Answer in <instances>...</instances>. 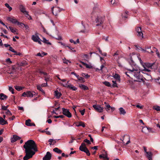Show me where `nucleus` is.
I'll return each instance as SVG.
<instances>
[{"mask_svg": "<svg viewBox=\"0 0 160 160\" xmlns=\"http://www.w3.org/2000/svg\"><path fill=\"white\" fill-rule=\"evenodd\" d=\"M66 47H68V48L70 49L71 50H72L73 52H76V50H73V49H74V48H72L71 47H69L68 46H66L65 47V48Z\"/></svg>", "mask_w": 160, "mask_h": 160, "instance_id": "4d7b16f0", "label": "nucleus"}, {"mask_svg": "<svg viewBox=\"0 0 160 160\" xmlns=\"http://www.w3.org/2000/svg\"><path fill=\"white\" fill-rule=\"evenodd\" d=\"M112 82H113V84L112 86V87L114 88V87H118L116 81H112Z\"/></svg>", "mask_w": 160, "mask_h": 160, "instance_id": "37998d69", "label": "nucleus"}, {"mask_svg": "<svg viewBox=\"0 0 160 160\" xmlns=\"http://www.w3.org/2000/svg\"><path fill=\"white\" fill-rule=\"evenodd\" d=\"M143 149L145 152L146 153V156L148 158V160H150V153L147 151L146 148L145 147H144Z\"/></svg>", "mask_w": 160, "mask_h": 160, "instance_id": "b1692460", "label": "nucleus"}, {"mask_svg": "<svg viewBox=\"0 0 160 160\" xmlns=\"http://www.w3.org/2000/svg\"><path fill=\"white\" fill-rule=\"evenodd\" d=\"M31 122V120L30 119H28L26 121L25 124L26 125L30 126L31 124V123L30 122Z\"/></svg>", "mask_w": 160, "mask_h": 160, "instance_id": "f704fd0d", "label": "nucleus"}, {"mask_svg": "<svg viewBox=\"0 0 160 160\" xmlns=\"http://www.w3.org/2000/svg\"><path fill=\"white\" fill-rule=\"evenodd\" d=\"M121 140L122 142V143L126 145L128 144L130 142V138L128 135H124Z\"/></svg>", "mask_w": 160, "mask_h": 160, "instance_id": "6e6552de", "label": "nucleus"}, {"mask_svg": "<svg viewBox=\"0 0 160 160\" xmlns=\"http://www.w3.org/2000/svg\"><path fill=\"white\" fill-rule=\"evenodd\" d=\"M5 6L9 9V11H10L12 10V8L10 7L9 5L7 3H6L5 4Z\"/></svg>", "mask_w": 160, "mask_h": 160, "instance_id": "58836bf2", "label": "nucleus"}, {"mask_svg": "<svg viewBox=\"0 0 160 160\" xmlns=\"http://www.w3.org/2000/svg\"><path fill=\"white\" fill-rule=\"evenodd\" d=\"M103 83L106 86L108 87H110L111 86V85L110 83L108 82L105 81L103 82Z\"/></svg>", "mask_w": 160, "mask_h": 160, "instance_id": "c03bdc74", "label": "nucleus"}, {"mask_svg": "<svg viewBox=\"0 0 160 160\" xmlns=\"http://www.w3.org/2000/svg\"><path fill=\"white\" fill-rule=\"evenodd\" d=\"M6 62H9L10 63H12V62L9 58H7L6 59Z\"/></svg>", "mask_w": 160, "mask_h": 160, "instance_id": "338daca9", "label": "nucleus"}, {"mask_svg": "<svg viewBox=\"0 0 160 160\" xmlns=\"http://www.w3.org/2000/svg\"><path fill=\"white\" fill-rule=\"evenodd\" d=\"M8 98V96L3 93L0 94V99L1 100L6 99Z\"/></svg>", "mask_w": 160, "mask_h": 160, "instance_id": "a878e982", "label": "nucleus"}, {"mask_svg": "<svg viewBox=\"0 0 160 160\" xmlns=\"http://www.w3.org/2000/svg\"><path fill=\"white\" fill-rule=\"evenodd\" d=\"M17 24L18 25H20L21 27H23V26H24V25H25V24H24V23H22V22H19L18 21V22Z\"/></svg>", "mask_w": 160, "mask_h": 160, "instance_id": "5fc2aeb1", "label": "nucleus"}, {"mask_svg": "<svg viewBox=\"0 0 160 160\" xmlns=\"http://www.w3.org/2000/svg\"><path fill=\"white\" fill-rule=\"evenodd\" d=\"M80 112L81 113V114L82 115H83L84 114V113H85V109H83L82 110H80Z\"/></svg>", "mask_w": 160, "mask_h": 160, "instance_id": "052dcab7", "label": "nucleus"}, {"mask_svg": "<svg viewBox=\"0 0 160 160\" xmlns=\"http://www.w3.org/2000/svg\"><path fill=\"white\" fill-rule=\"evenodd\" d=\"M53 150L54 152L59 154L61 153L62 152V151L61 150L57 148H54Z\"/></svg>", "mask_w": 160, "mask_h": 160, "instance_id": "c756f323", "label": "nucleus"}, {"mask_svg": "<svg viewBox=\"0 0 160 160\" xmlns=\"http://www.w3.org/2000/svg\"><path fill=\"white\" fill-rule=\"evenodd\" d=\"M7 123V121H5L2 118L0 117V124L4 125Z\"/></svg>", "mask_w": 160, "mask_h": 160, "instance_id": "4be33fe9", "label": "nucleus"}, {"mask_svg": "<svg viewBox=\"0 0 160 160\" xmlns=\"http://www.w3.org/2000/svg\"><path fill=\"white\" fill-rule=\"evenodd\" d=\"M84 142L87 143L88 144H91V142L89 140H88L87 139H86L84 140Z\"/></svg>", "mask_w": 160, "mask_h": 160, "instance_id": "6e6d98bb", "label": "nucleus"}, {"mask_svg": "<svg viewBox=\"0 0 160 160\" xmlns=\"http://www.w3.org/2000/svg\"><path fill=\"white\" fill-rule=\"evenodd\" d=\"M48 142H52V145H54L56 143V140L50 139L49 140Z\"/></svg>", "mask_w": 160, "mask_h": 160, "instance_id": "79ce46f5", "label": "nucleus"}, {"mask_svg": "<svg viewBox=\"0 0 160 160\" xmlns=\"http://www.w3.org/2000/svg\"><path fill=\"white\" fill-rule=\"evenodd\" d=\"M7 19L8 21L13 24H17L18 20L14 17H8L7 18Z\"/></svg>", "mask_w": 160, "mask_h": 160, "instance_id": "2eb2a0df", "label": "nucleus"}, {"mask_svg": "<svg viewBox=\"0 0 160 160\" xmlns=\"http://www.w3.org/2000/svg\"><path fill=\"white\" fill-rule=\"evenodd\" d=\"M110 1L112 4L114 5L116 4V3H115V0H110Z\"/></svg>", "mask_w": 160, "mask_h": 160, "instance_id": "13d9d810", "label": "nucleus"}, {"mask_svg": "<svg viewBox=\"0 0 160 160\" xmlns=\"http://www.w3.org/2000/svg\"><path fill=\"white\" fill-rule=\"evenodd\" d=\"M135 46L136 47V50H138V51H142L143 52H149V51H148L147 50V49H149V48L148 47L147 48H145V49H142V48H141L139 47H138V46L137 45H135Z\"/></svg>", "mask_w": 160, "mask_h": 160, "instance_id": "aec40b11", "label": "nucleus"}, {"mask_svg": "<svg viewBox=\"0 0 160 160\" xmlns=\"http://www.w3.org/2000/svg\"><path fill=\"white\" fill-rule=\"evenodd\" d=\"M62 9H61L59 7H53L52 8V13L55 16H58L59 13L62 10Z\"/></svg>", "mask_w": 160, "mask_h": 160, "instance_id": "0eeeda50", "label": "nucleus"}, {"mask_svg": "<svg viewBox=\"0 0 160 160\" xmlns=\"http://www.w3.org/2000/svg\"><path fill=\"white\" fill-rule=\"evenodd\" d=\"M99 158H103L104 159L106 158L107 160H109V158L107 157V154L102 155H100L99 156Z\"/></svg>", "mask_w": 160, "mask_h": 160, "instance_id": "7c9ffc66", "label": "nucleus"}, {"mask_svg": "<svg viewBox=\"0 0 160 160\" xmlns=\"http://www.w3.org/2000/svg\"><path fill=\"white\" fill-rule=\"evenodd\" d=\"M63 62L64 63L66 64H68V62H69L70 63H71V61L65 59H63Z\"/></svg>", "mask_w": 160, "mask_h": 160, "instance_id": "49530a36", "label": "nucleus"}, {"mask_svg": "<svg viewBox=\"0 0 160 160\" xmlns=\"http://www.w3.org/2000/svg\"><path fill=\"white\" fill-rule=\"evenodd\" d=\"M153 108L157 111H160V107L158 106H153Z\"/></svg>", "mask_w": 160, "mask_h": 160, "instance_id": "4c0bfd02", "label": "nucleus"}, {"mask_svg": "<svg viewBox=\"0 0 160 160\" xmlns=\"http://www.w3.org/2000/svg\"><path fill=\"white\" fill-rule=\"evenodd\" d=\"M18 109L19 110H22L23 111H24V109L23 107H18Z\"/></svg>", "mask_w": 160, "mask_h": 160, "instance_id": "774afa93", "label": "nucleus"}, {"mask_svg": "<svg viewBox=\"0 0 160 160\" xmlns=\"http://www.w3.org/2000/svg\"><path fill=\"white\" fill-rule=\"evenodd\" d=\"M25 149V156L23 157L24 160H28L32 158L35 154V152L38 151L37 145L35 142L29 140L26 142L23 145Z\"/></svg>", "mask_w": 160, "mask_h": 160, "instance_id": "f257e3e1", "label": "nucleus"}, {"mask_svg": "<svg viewBox=\"0 0 160 160\" xmlns=\"http://www.w3.org/2000/svg\"><path fill=\"white\" fill-rule=\"evenodd\" d=\"M153 49H154L153 50V51H151V53H153L154 52H155L158 57L160 58V55L159 54V52L158 49L154 47L153 48Z\"/></svg>", "mask_w": 160, "mask_h": 160, "instance_id": "cd10ccee", "label": "nucleus"}, {"mask_svg": "<svg viewBox=\"0 0 160 160\" xmlns=\"http://www.w3.org/2000/svg\"><path fill=\"white\" fill-rule=\"evenodd\" d=\"M24 27H25L26 30H29V27L27 24H25Z\"/></svg>", "mask_w": 160, "mask_h": 160, "instance_id": "680f3d73", "label": "nucleus"}, {"mask_svg": "<svg viewBox=\"0 0 160 160\" xmlns=\"http://www.w3.org/2000/svg\"><path fill=\"white\" fill-rule=\"evenodd\" d=\"M110 108H111L110 106L108 104V105H106L105 106V109L107 111H108L110 109Z\"/></svg>", "mask_w": 160, "mask_h": 160, "instance_id": "ea45409f", "label": "nucleus"}, {"mask_svg": "<svg viewBox=\"0 0 160 160\" xmlns=\"http://www.w3.org/2000/svg\"><path fill=\"white\" fill-rule=\"evenodd\" d=\"M35 92L33 91H28L23 92L22 94V96L24 97L32 98L33 95H35Z\"/></svg>", "mask_w": 160, "mask_h": 160, "instance_id": "423d86ee", "label": "nucleus"}, {"mask_svg": "<svg viewBox=\"0 0 160 160\" xmlns=\"http://www.w3.org/2000/svg\"><path fill=\"white\" fill-rule=\"evenodd\" d=\"M94 109L99 112H103L104 108L101 107L100 105L95 104L93 105Z\"/></svg>", "mask_w": 160, "mask_h": 160, "instance_id": "9b49d317", "label": "nucleus"}, {"mask_svg": "<svg viewBox=\"0 0 160 160\" xmlns=\"http://www.w3.org/2000/svg\"><path fill=\"white\" fill-rule=\"evenodd\" d=\"M8 27V28H9L11 32L13 33H15L16 32V31L17 30V29L11 27L9 26Z\"/></svg>", "mask_w": 160, "mask_h": 160, "instance_id": "2f4dec72", "label": "nucleus"}, {"mask_svg": "<svg viewBox=\"0 0 160 160\" xmlns=\"http://www.w3.org/2000/svg\"><path fill=\"white\" fill-rule=\"evenodd\" d=\"M69 41L71 43H73L74 44H76V42L75 41H74L73 39H70L69 40Z\"/></svg>", "mask_w": 160, "mask_h": 160, "instance_id": "e2e57ef3", "label": "nucleus"}, {"mask_svg": "<svg viewBox=\"0 0 160 160\" xmlns=\"http://www.w3.org/2000/svg\"><path fill=\"white\" fill-rule=\"evenodd\" d=\"M136 31L137 32V36L141 39L143 38V34L141 28V27H137L136 28Z\"/></svg>", "mask_w": 160, "mask_h": 160, "instance_id": "1a4fd4ad", "label": "nucleus"}, {"mask_svg": "<svg viewBox=\"0 0 160 160\" xmlns=\"http://www.w3.org/2000/svg\"><path fill=\"white\" fill-rule=\"evenodd\" d=\"M19 8L21 12L24 13H26L28 14L27 11L26 10L25 8L23 5H20L19 6Z\"/></svg>", "mask_w": 160, "mask_h": 160, "instance_id": "412c9836", "label": "nucleus"}, {"mask_svg": "<svg viewBox=\"0 0 160 160\" xmlns=\"http://www.w3.org/2000/svg\"><path fill=\"white\" fill-rule=\"evenodd\" d=\"M21 138L16 135H14L13 136V137L11 139V142H14L20 139Z\"/></svg>", "mask_w": 160, "mask_h": 160, "instance_id": "a211bd4d", "label": "nucleus"}, {"mask_svg": "<svg viewBox=\"0 0 160 160\" xmlns=\"http://www.w3.org/2000/svg\"><path fill=\"white\" fill-rule=\"evenodd\" d=\"M7 112H6V113L8 115H12V114L11 113L10 110L8 109H7Z\"/></svg>", "mask_w": 160, "mask_h": 160, "instance_id": "bf43d9fd", "label": "nucleus"}, {"mask_svg": "<svg viewBox=\"0 0 160 160\" xmlns=\"http://www.w3.org/2000/svg\"><path fill=\"white\" fill-rule=\"evenodd\" d=\"M78 80L80 81L81 82H85L84 79L82 77H80L78 78Z\"/></svg>", "mask_w": 160, "mask_h": 160, "instance_id": "09e8293b", "label": "nucleus"}, {"mask_svg": "<svg viewBox=\"0 0 160 160\" xmlns=\"http://www.w3.org/2000/svg\"><path fill=\"white\" fill-rule=\"evenodd\" d=\"M142 132L146 134H148L149 130L147 127H144L142 128Z\"/></svg>", "mask_w": 160, "mask_h": 160, "instance_id": "bb28decb", "label": "nucleus"}, {"mask_svg": "<svg viewBox=\"0 0 160 160\" xmlns=\"http://www.w3.org/2000/svg\"><path fill=\"white\" fill-rule=\"evenodd\" d=\"M85 66L87 68H92V66L91 65H88L87 63L86 64Z\"/></svg>", "mask_w": 160, "mask_h": 160, "instance_id": "864d4df0", "label": "nucleus"}, {"mask_svg": "<svg viewBox=\"0 0 160 160\" xmlns=\"http://www.w3.org/2000/svg\"><path fill=\"white\" fill-rule=\"evenodd\" d=\"M48 129V128H46L45 130L41 131V132H46V133L48 135H50L51 134V132L49 131H47V130Z\"/></svg>", "mask_w": 160, "mask_h": 160, "instance_id": "e433bc0d", "label": "nucleus"}, {"mask_svg": "<svg viewBox=\"0 0 160 160\" xmlns=\"http://www.w3.org/2000/svg\"><path fill=\"white\" fill-rule=\"evenodd\" d=\"M15 88L18 91H20L22 89V88L19 86H15Z\"/></svg>", "mask_w": 160, "mask_h": 160, "instance_id": "a19ab883", "label": "nucleus"}, {"mask_svg": "<svg viewBox=\"0 0 160 160\" xmlns=\"http://www.w3.org/2000/svg\"><path fill=\"white\" fill-rule=\"evenodd\" d=\"M37 89L39 91H41L42 92H44V91L42 89L41 87L39 86H38L37 87Z\"/></svg>", "mask_w": 160, "mask_h": 160, "instance_id": "3c124183", "label": "nucleus"}, {"mask_svg": "<svg viewBox=\"0 0 160 160\" xmlns=\"http://www.w3.org/2000/svg\"><path fill=\"white\" fill-rule=\"evenodd\" d=\"M62 113L68 118H70L72 117V114L69 112V110L64 108H62Z\"/></svg>", "mask_w": 160, "mask_h": 160, "instance_id": "9d476101", "label": "nucleus"}, {"mask_svg": "<svg viewBox=\"0 0 160 160\" xmlns=\"http://www.w3.org/2000/svg\"><path fill=\"white\" fill-rule=\"evenodd\" d=\"M131 67L128 68V72H126V75L130 78L134 77L136 78L135 81L137 82H141L143 81L142 76L140 75V69L138 67H134L131 66Z\"/></svg>", "mask_w": 160, "mask_h": 160, "instance_id": "f03ea898", "label": "nucleus"}, {"mask_svg": "<svg viewBox=\"0 0 160 160\" xmlns=\"http://www.w3.org/2000/svg\"><path fill=\"white\" fill-rule=\"evenodd\" d=\"M119 114L120 115H124L126 113L125 110L122 108H120L119 109Z\"/></svg>", "mask_w": 160, "mask_h": 160, "instance_id": "5701e85b", "label": "nucleus"}, {"mask_svg": "<svg viewBox=\"0 0 160 160\" xmlns=\"http://www.w3.org/2000/svg\"><path fill=\"white\" fill-rule=\"evenodd\" d=\"M143 67L144 68V69L142 71L147 72H150V63H145L142 64Z\"/></svg>", "mask_w": 160, "mask_h": 160, "instance_id": "4468645a", "label": "nucleus"}, {"mask_svg": "<svg viewBox=\"0 0 160 160\" xmlns=\"http://www.w3.org/2000/svg\"><path fill=\"white\" fill-rule=\"evenodd\" d=\"M138 57L139 55L138 54L132 53L130 54V58L128 61L130 65L137 67L135 64V61L138 59Z\"/></svg>", "mask_w": 160, "mask_h": 160, "instance_id": "20e7f679", "label": "nucleus"}, {"mask_svg": "<svg viewBox=\"0 0 160 160\" xmlns=\"http://www.w3.org/2000/svg\"><path fill=\"white\" fill-rule=\"evenodd\" d=\"M79 86L81 89H83L84 90L88 89V87L85 85L82 84H80L79 85Z\"/></svg>", "mask_w": 160, "mask_h": 160, "instance_id": "c85d7f7f", "label": "nucleus"}, {"mask_svg": "<svg viewBox=\"0 0 160 160\" xmlns=\"http://www.w3.org/2000/svg\"><path fill=\"white\" fill-rule=\"evenodd\" d=\"M53 117L54 118H62L64 117V116L63 115H59V116H53Z\"/></svg>", "mask_w": 160, "mask_h": 160, "instance_id": "a18cd8bd", "label": "nucleus"}, {"mask_svg": "<svg viewBox=\"0 0 160 160\" xmlns=\"http://www.w3.org/2000/svg\"><path fill=\"white\" fill-rule=\"evenodd\" d=\"M77 127H79V126H82L83 127H85L84 123L82 122H79V124H77L76 125Z\"/></svg>", "mask_w": 160, "mask_h": 160, "instance_id": "c9c22d12", "label": "nucleus"}, {"mask_svg": "<svg viewBox=\"0 0 160 160\" xmlns=\"http://www.w3.org/2000/svg\"><path fill=\"white\" fill-rule=\"evenodd\" d=\"M9 50L13 52L16 53V51H15L11 47H9Z\"/></svg>", "mask_w": 160, "mask_h": 160, "instance_id": "8fccbe9b", "label": "nucleus"}, {"mask_svg": "<svg viewBox=\"0 0 160 160\" xmlns=\"http://www.w3.org/2000/svg\"><path fill=\"white\" fill-rule=\"evenodd\" d=\"M79 150L86 153L88 156L90 155L89 151L86 147V144L84 143H82L80 146Z\"/></svg>", "mask_w": 160, "mask_h": 160, "instance_id": "39448f33", "label": "nucleus"}, {"mask_svg": "<svg viewBox=\"0 0 160 160\" xmlns=\"http://www.w3.org/2000/svg\"><path fill=\"white\" fill-rule=\"evenodd\" d=\"M62 84L63 86L66 87L68 88H69L70 89L74 91H76L77 89V88L72 85L71 84H69L68 85H67V84H65V85H64Z\"/></svg>", "mask_w": 160, "mask_h": 160, "instance_id": "f3484780", "label": "nucleus"}, {"mask_svg": "<svg viewBox=\"0 0 160 160\" xmlns=\"http://www.w3.org/2000/svg\"><path fill=\"white\" fill-rule=\"evenodd\" d=\"M9 90L12 93V94L14 93V89L12 88V87H9Z\"/></svg>", "mask_w": 160, "mask_h": 160, "instance_id": "de8ad7c7", "label": "nucleus"}, {"mask_svg": "<svg viewBox=\"0 0 160 160\" xmlns=\"http://www.w3.org/2000/svg\"><path fill=\"white\" fill-rule=\"evenodd\" d=\"M54 93L55 96L57 98H59L62 95L61 93L57 90L55 91L54 92Z\"/></svg>", "mask_w": 160, "mask_h": 160, "instance_id": "393cba45", "label": "nucleus"}, {"mask_svg": "<svg viewBox=\"0 0 160 160\" xmlns=\"http://www.w3.org/2000/svg\"><path fill=\"white\" fill-rule=\"evenodd\" d=\"M52 154L49 152H48L46 155L43 158L42 160H50Z\"/></svg>", "mask_w": 160, "mask_h": 160, "instance_id": "dca6fc26", "label": "nucleus"}, {"mask_svg": "<svg viewBox=\"0 0 160 160\" xmlns=\"http://www.w3.org/2000/svg\"><path fill=\"white\" fill-rule=\"evenodd\" d=\"M81 24L82 25V29L80 31V32L86 33L88 32L89 30L86 28V24L83 21H82L81 22Z\"/></svg>", "mask_w": 160, "mask_h": 160, "instance_id": "ddd939ff", "label": "nucleus"}, {"mask_svg": "<svg viewBox=\"0 0 160 160\" xmlns=\"http://www.w3.org/2000/svg\"><path fill=\"white\" fill-rule=\"evenodd\" d=\"M6 108V107L5 106H2V109L3 110H7V109Z\"/></svg>", "mask_w": 160, "mask_h": 160, "instance_id": "69168bd1", "label": "nucleus"}, {"mask_svg": "<svg viewBox=\"0 0 160 160\" xmlns=\"http://www.w3.org/2000/svg\"><path fill=\"white\" fill-rule=\"evenodd\" d=\"M92 14L95 17V21L97 23V26L101 25L103 24L104 21V17L98 12L97 10H94L92 12Z\"/></svg>", "mask_w": 160, "mask_h": 160, "instance_id": "7ed1b4c3", "label": "nucleus"}, {"mask_svg": "<svg viewBox=\"0 0 160 160\" xmlns=\"http://www.w3.org/2000/svg\"><path fill=\"white\" fill-rule=\"evenodd\" d=\"M31 38L34 42H38L39 44H41V40L40 38L38 36L32 35V36Z\"/></svg>", "mask_w": 160, "mask_h": 160, "instance_id": "f8f14e48", "label": "nucleus"}, {"mask_svg": "<svg viewBox=\"0 0 160 160\" xmlns=\"http://www.w3.org/2000/svg\"><path fill=\"white\" fill-rule=\"evenodd\" d=\"M42 41L45 43H47L48 44L51 45V43L49 42L48 40H47L45 38H42Z\"/></svg>", "mask_w": 160, "mask_h": 160, "instance_id": "72a5a7b5", "label": "nucleus"}, {"mask_svg": "<svg viewBox=\"0 0 160 160\" xmlns=\"http://www.w3.org/2000/svg\"><path fill=\"white\" fill-rule=\"evenodd\" d=\"M113 77L117 79V80H118L119 82L120 81V77L119 75L118 74H115L113 76Z\"/></svg>", "mask_w": 160, "mask_h": 160, "instance_id": "473e14b6", "label": "nucleus"}, {"mask_svg": "<svg viewBox=\"0 0 160 160\" xmlns=\"http://www.w3.org/2000/svg\"><path fill=\"white\" fill-rule=\"evenodd\" d=\"M82 76L85 77L86 78H89L90 77V76L88 75L87 74H85L84 73L82 74Z\"/></svg>", "mask_w": 160, "mask_h": 160, "instance_id": "603ef678", "label": "nucleus"}, {"mask_svg": "<svg viewBox=\"0 0 160 160\" xmlns=\"http://www.w3.org/2000/svg\"><path fill=\"white\" fill-rule=\"evenodd\" d=\"M108 37H103L102 38V39H104L106 41H108Z\"/></svg>", "mask_w": 160, "mask_h": 160, "instance_id": "0e129e2a", "label": "nucleus"}, {"mask_svg": "<svg viewBox=\"0 0 160 160\" xmlns=\"http://www.w3.org/2000/svg\"><path fill=\"white\" fill-rule=\"evenodd\" d=\"M158 68V63L155 62L152 63H151V69L155 70Z\"/></svg>", "mask_w": 160, "mask_h": 160, "instance_id": "6ab92c4d", "label": "nucleus"}]
</instances>
